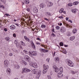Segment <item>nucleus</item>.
Wrapping results in <instances>:
<instances>
[{
  "label": "nucleus",
  "instance_id": "obj_55",
  "mask_svg": "<svg viewBox=\"0 0 79 79\" xmlns=\"http://www.w3.org/2000/svg\"><path fill=\"white\" fill-rule=\"evenodd\" d=\"M37 40H40V41H41V40H40V38H37Z\"/></svg>",
  "mask_w": 79,
  "mask_h": 79
},
{
  "label": "nucleus",
  "instance_id": "obj_37",
  "mask_svg": "<svg viewBox=\"0 0 79 79\" xmlns=\"http://www.w3.org/2000/svg\"><path fill=\"white\" fill-rule=\"evenodd\" d=\"M72 74H74L75 73H76V72L74 71H71Z\"/></svg>",
  "mask_w": 79,
  "mask_h": 79
},
{
  "label": "nucleus",
  "instance_id": "obj_17",
  "mask_svg": "<svg viewBox=\"0 0 79 79\" xmlns=\"http://www.w3.org/2000/svg\"><path fill=\"white\" fill-rule=\"evenodd\" d=\"M22 64H23V65H27V62H26V61L25 60L22 61Z\"/></svg>",
  "mask_w": 79,
  "mask_h": 79
},
{
  "label": "nucleus",
  "instance_id": "obj_58",
  "mask_svg": "<svg viewBox=\"0 0 79 79\" xmlns=\"http://www.w3.org/2000/svg\"><path fill=\"white\" fill-rule=\"evenodd\" d=\"M5 15H6V16H10V15H9L8 14H5Z\"/></svg>",
  "mask_w": 79,
  "mask_h": 79
},
{
  "label": "nucleus",
  "instance_id": "obj_3",
  "mask_svg": "<svg viewBox=\"0 0 79 79\" xmlns=\"http://www.w3.org/2000/svg\"><path fill=\"white\" fill-rule=\"evenodd\" d=\"M43 67L44 68L43 69L44 70L43 71V74H45L46 73H47V70L48 69V68H49V67L48 65H46L45 66V65L44 64L43 65Z\"/></svg>",
  "mask_w": 79,
  "mask_h": 79
},
{
  "label": "nucleus",
  "instance_id": "obj_44",
  "mask_svg": "<svg viewBox=\"0 0 79 79\" xmlns=\"http://www.w3.org/2000/svg\"><path fill=\"white\" fill-rule=\"evenodd\" d=\"M56 27L57 29H60V27L59 26H57Z\"/></svg>",
  "mask_w": 79,
  "mask_h": 79
},
{
  "label": "nucleus",
  "instance_id": "obj_59",
  "mask_svg": "<svg viewBox=\"0 0 79 79\" xmlns=\"http://www.w3.org/2000/svg\"><path fill=\"white\" fill-rule=\"evenodd\" d=\"M65 19L66 21H68V19H69V18H66Z\"/></svg>",
  "mask_w": 79,
  "mask_h": 79
},
{
  "label": "nucleus",
  "instance_id": "obj_23",
  "mask_svg": "<svg viewBox=\"0 0 79 79\" xmlns=\"http://www.w3.org/2000/svg\"><path fill=\"white\" fill-rule=\"evenodd\" d=\"M71 35V33L69 31L67 32V36H70Z\"/></svg>",
  "mask_w": 79,
  "mask_h": 79
},
{
  "label": "nucleus",
  "instance_id": "obj_22",
  "mask_svg": "<svg viewBox=\"0 0 79 79\" xmlns=\"http://www.w3.org/2000/svg\"><path fill=\"white\" fill-rule=\"evenodd\" d=\"M32 47L34 49H35V45H34V43H32Z\"/></svg>",
  "mask_w": 79,
  "mask_h": 79
},
{
  "label": "nucleus",
  "instance_id": "obj_32",
  "mask_svg": "<svg viewBox=\"0 0 79 79\" xmlns=\"http://www.w3.org/2000/svg\"><path fill=\"white\" fill-rule=\"evenodd\" d=\"M60 72L61 73H63V68H62L61 67L60 69Z\"/></svg>",
  "mask_w": 79,
  "mask_h": 79
},
{
  "label": "nucleus",
  "instance_id": "obj_46",
  "mask_svg": "<svg viewBox=\"0 0 79 79\" xmlns=\"http://www.w3.org/2000/svg\"><path fill=\"white\" fill-rule=\"evenodd\" d=\"M48 79H52V78H51V76H48Z\"/></svg>",
  "mask_w": 79,
  "mask_h": 79
},
{
  "label": "nucleus",
  "instance_id": "obj_62",
  "mask_svg": "<svg viewBox=\"0 0 79 79\" xmlns=\"http://www.w3.org/2000/svg\"><path fill=\"white\" fill-rule=\"evenodd\" d=\"M55 53H56L55 52H54V53L52 54V55H53V56H54L55 55Z\"/></svg>",
  "mask_w": 79,
  "mask_h": 79
},
{
  "label": "nucleus",
  "instance_id": "obj_24",
  "mask_svg": "<svg viewBox=\"0 0 79 79\" xmlns=\"http://www.w3.org/2000/svg\"><path fill=\"white\" fill-rule=\"evenodd\" d=\"M72 32H73V34H75V33L77 32V30H76V29H74L72 31Z\"/></svg>",
  "mask_w": 79,
  "mask_h": 79
},
{
  "label": "nucleus",
  "instance_id": "obj_21",
  "mask_svg": "<svg viewBox=\"0 0 79 79\" xmlns=\"http://www.w3.org/2000/svg\"><path fill=\"white\" fill-rule=\"evenodd\" d=\"M23 52H24V53H25L26 55L27 54H28V51L26 49L23 50Z\"/></svg>",
  "mask_w": 79,
  "mask_h": 79
},
{
  "label": "nucleus",
  "instance_id": "obj_15",
  "mask_svg": "<svg viewBox=\"0 0 79 79\" xmlns=\"http://www.w3.org/2000/svg\"><path fill=\"white\" fill-rule=\"evenodd\" d=\"M14 66L15 68H16V69H19V68H20V66L18 64L15 65H14Z\"/></svg>",
  "mask_w": 79,
  "mask_h": 79
},
{
  "label": "nucleus",
  "instance_id": "obj_48",
  "mask_svg": "<svg viewBox=\"0 0 79 79\" xmlns=\"http://www.w3.org/2000/svg\"><path fill=\"white\" fill-rule=\"evenodd\" d=\"M59 18H60V19H63V17L62 16L59 17Z\"/></svg>",
  "mask_w": 79,
  "mask_h": 79
},
{
  "label": "nucleus",
  "instance_id": "obj_45",
  "mask_svg": "<svg viewBox=\"0 0 79 79\" xmlns=\"http://www.w3.org/2000/svg\"><path fill=\"white\" fill-rule=\"evenodd\" d=\"M60 11H61L62 12H63V10H64V9L61 8V9L60 10Z\"/></svg>",
  "mask_w": 79,
  "mask_h": 79
},
{
  "label": "nucleus",
  "instance_id": "obj_56",
  "mask_svg": "<svg viewBox=\"0 0 79 79\" xmlns=\"http://www.w3.org/2000/svg\"><path fill=\"white\" fill-rule=\"evenodd\" d=\"M44 19L46 21H49V20L46 18H44Z\"/></svg>",
  "mask_w": 79,
  "mask_h": 79
},
{
  "label": "nucleus",
  "instance_id": "obj_50",
  "mask_svg": "<svg viewBox=\"0 0 79 79\" xmlns=\"http://www.w3.org/2000/svg\"><path fill=\"white\" fill-rule=\"evenodd\" d=\"M75 3H76V5H77V4H78L79 3V2L77 1L75 2Z\"/></svg>",
  "mask_w": 79,
  "mask_h": 79
},
{
  "label": "nucleus",
  "instance_id": "obj_35",
  "mask_svg": "<svg viewBox=\"0 0 79 79\" xmlns=\"http://www.w3.org/2000/svg\"><path fill=\"white\" fill-rule=\"evenodd\" d=\"M0 1L1 2H3V3H5V2H6V0H0Z\"/></svg>",
  "mask_w": 79,
  "mask_h": 79
},
{
  "label": "nucleus",
  "instance_id": "obj_57",
  "mask_svg": "<svg viewBox=\"0 0 79 79\" xmlns=\"http://www.w3.org/2000/svg\"><path fill=\"white\" fill-rule=\"evenodd\" d=\"M0 7H1V8H4V6H0Z\"/></svg>",
  "mask_w": 79,
  "mask_h": 79
},
{
  "label": "nucleus",
  "instance_id": "obj_40",
  "mask_svg": "<svg viewBox=\"0 0 79 79\" xmlns=\"http://www.w3.org/2000/svg\"><path fill=\"white\" fill-rule=\"evenodd\" d=\"M16 34H15V33L14 34H13V36L14 37H16Z\"/></svg>",
  "mask_w": 79,
  "mask_h": 79
},
{
  "label": "nucleus",
  "instance_id": "obj_7",
  "mask_svg": "<svg viewBox=\"0 0 79 79\" xmlns=\"http://www.w3.org/2000/svg\"><path fill=\"white\" fill-rule=\"evenodd\" d=\"M31 65L32 66L33 68H37V64L34 62H32L31 64Z\"/></svg>",
  "mask_w": 79,
  "mask_h": 79
},
{
  "label": "nucleus",
  "instance_id": "obj_26",
  "mask_svg": "<svg viewBox=\"0 0 79 79\" xmlns=\"http://www.w3.org/2000/svg\"><path fill=\"white\" fill-rule=\"evenodd\" d=\"M5 39L6 41H8L10 40V37H6Z\"/></svg>",
  "mask_w": 79,
  "mask_h": 79
},
{
  "label": "nucleus",
  "instance_id": "obj_9",
  "mask_svg": "<svg viewBox=\"0 0 79 79\" xmlns=\"http://www.w3.org/2000/svg\"><path fill=\"white\" fill-rule=\"evenodd\" d=\"M4 66L6 68H8V61L7 60H5L4 62Z\"/></svg>",
  "mask_w": 79,
  "mask_h": 79
},
{
  "label": "nucleus",
  "instance_id": "obj_11",
  "mask_svg": "<svg viewBox=\"0 0 79 79\" xmlns=\"http://www.w3.org/2000/svg\"><path fill=\"white\" fill-rule=\"evenodd\" d=\"M60 30L61 32H64L66 31V29L64 27H61Z\"/></svg>",
  "mask_w": 79,
  "mask_h": 79
},
{
  "label": "nucleus",
  "instance_id": "obj_4",
  "mask_svg": "<svg viewBox=\"0 0 79 79\" xmlns=\"http://www.w3.org/2000/svg\"><path fill=\"white\" fill-rule=\"evenodd\" d=\"M24 57L25 61L27 62H29V63L31 62V58L29 56H28L25 55L24 56Z\"/></svg>",
  "mask_w": 79,
  "mask_h": 79
},
{
  "label": "nucleus",
  "instance_id": "obj_16",
  "mask_svg": "<svg viewBox=\"0 0 79 79\" xmlns=\"http://www.w3.org/2000/svg\"><path fill=\"white\" fill-rule=\"evenodd\" d=\"M40 6L42 8H45V6H46L44 5V4L42 3L40 5Z\"/></svg>",
  "mask_w": 79,
  "mask_h": 79
},
{
  "label": "nucleus",
  "instance_id": "obj_27",
  "mask_svg": "<svg viewBox=\"0 0 79 79\" xmlns=\"http://www.w3.org/2000/svg\"><path fill=\"white\" fill-rule=\"evenodd\" d=\"M72 11L73 13H76V9H73Z\"/></svg>",
  "mask_w": 79,
  "mask_h": 79
},
{
  "label": "nucleus",
  "instance_id": "obj_14",
  "mask_svg": "<svg viewBox=\"0 0 79 79\" xmlns=\"http://www.w3.org/2000/svg\"><path fill=\"white\" fill-rule=\"evenodd\" d=\"M57 76L59 78H61L63 77V74L61 73H59L57 74Z\"/></svg>",
  "mask_w": 79,
  "mask_h": 79
},
{
  "label": "nucleus",
  "instance_id": "obj_52",
  "mask_svg": "<svg viewBox=\"0 0 79 79\" xmlns=\"http://www.w3.org/2000/svg\"><path fill=\"white\" fill-rule=\"evenodd\" d=\"M72 4L73 5H76V2H74Z\"/></svg>",
  "mask_w": 79,
  "mask_h": 79
},
{
  "label": "nucleus",
  "instance_id": "obj_41",
  "mask_svg": "<svg viewBox=\"0 0 79 79\" xmlns=\"http://www.w3.org/2000/svg\"><path fill=\"white\" fill-rule=\"evenodd\" d=\"M9 55H10V56H13V53H10Z\"/></svg>",
  "mask_w": 79,
  "mask_h": 79
},
{
  "label": "nucleus",
  "instance_id": "obj_54",
  "mask_svg": "<svg viewBox=\"0 0 79 79\" xmlns=\"http://www.w3.org/2000/svg\"><path fill=\"white\" fill-rule=\"evenodd\" d=\"M69 22H70V23H73V21H72L71 20H69Z\"/></svg>",
  "mask_w": 79,
  "mask_h": 79
},
{
  "label": "nucleus",
  "instance_id": "obj_51",
  "mask_svg": "<svg viewBox=\"0 0 79 79\" xmlns=\"http://www.w3.org/2000/svg\"><path fill=\"white\" fill-rule=\"evenodd\" d=\"M52 32H54L55 33V29H52Z\"/></svg>",
  "mask_w": 79,
  "mask_h": 79
},
{
  "label": "nucleus",
  "instance_id": "obj_12",
  "mask_svg": "<svg viewBox=\"0 0 79 79\" xmlns=\"http://www.w3.org/2000/svg\"><path fill=\"white\" fill-rule=\"evenodd\" d=\"M33 12L35 13H37L38 12V9L37 7H34L33 8Z\"/></svg>",
  "mask_w": 79,
  "mask_h": 79
},
{
  "label": "nucleus",
  "instance_id": "obj_28",
  "mask_svg": "<svg viewBox=\"0 0 79 79\" xmlns=\"http://www.w3.org/2000/svg\"><path fill=\"white\" fill-rule=\"evenodd\" d=\"M63 53H64V54H66L67 52H66V50H64L63 51Z\"/></svg>",
  "mask_w": 79,
  "mask_h": 79
},
{
  "label": "nucleus",
  "instance_id": "obj_1",
  "mask_svg": "<svg viewBox=\"0 0 79 79\" xmlns=\"http://www.w3.org/2000/svg\"><path fill=\"white\" fill-rule=\"evenodd\" d=\"M34 74H37L35 77L36 79H39V77L41 76V72L38 71L37 70L35 69L34 70Z\"/></svg>",
  "mask_w": 79,
  "mask_h": 79
},
{
  "label": "nucleus",
  "instance_id": "obj_5",
  "mask_svg": "<svg viewBox=\"0 0 79 79\" xmlns=\"http://www.w3.org/2000/svg\"><path fill=\"white\" fill-rule=\"evenodd\" d=\"M29 55L31 56V55H33V56H36L37 55V52H35L34 51H32L31 52L29 51L28 52Z\"/></svg>",
  "mask_w": 79,
  "mask_h": 79
},
{
  "label": "nucleus",
  "instance_id": "obj_30",
  "mask_svg": "<svg viewBox=\"0 0 79 79\" xmlns=\"http://www.w3.org/2000/svg\"><path fill=\"white\" fill-rule=\"evenodd\" d=\"M45 49L41 48L40 51H41V52H44L45 53Z\"/></svg>",
  "mask_w": 79,
  "mask_h": 79
},
{
  "label": "nucleus",
  "instance_id": "obj_42",
  "mask_svg": "<svg viewBox=\"0 0 79 79\" xmlns=\"http://www.w3.org/2000/svg\"><path fill=\"white\" fill-rule=\"evenodd\" d=\"M16 46L17 47H19V44H18V43L16 44Z\"/></svg>",
  "mask_w": 79,
  "mask_h": 79
},
{
  "label": "nucleus",
  "instance_id": "obj_60",
  "mask_svg": "<svg viewBox=\"0 0 79 79\" xmlns=\"http://www.w3.org/2000/svg\"><path fill=\"white\" fill-rule=\"evenodd\" d=\"M65 25H66V26H67V27H68V26H69V25L68 24H66V23H65Z\"/></svg>",
  "mask_w": 79,
  "mask_h": 79
},
{
  "label": "nucleus",
  "instance_id": "obj_20",
  "mask_svg": "<svg viewBox=\"0 0 79 79\" xmlns=\"http://www.w3.org/2000/svg\"><path fill=\"white\" fill-rule=\"evenodd\" d=\"M74 39H75V36H72L70 38V40L73 41V40H74Z\"/></svg>",
  "mask_w": 79,
  "mask_h": 79
},
{
  "label": "nucleus",
  "instance_id": "obj_29",
  "mask_svg": "<svg viewBox=\"0 0 79 79\" xmlns=\"http://www.w3.org/2000/svg\"><path fill=\"white\" fill-rule=\"evenodd\" d=\"M24 2L25 3H29V0H25Z\"/></svg>",
  "mask_w": 79,
  "mask_h": 79
},
{
  "label": "nucleus",
  "instance_id": "obj_64",
  "mask_svg": "<svg viewBox=\"0 0 79 79\" xmlns=\"http://www.w3.org/2000/svg\"><path fill=\"white\" fill-rule=\"evenodd\" d=\"M62 11H61L60 10H59V13H62Z\"/></svg>",
  "mask_w": 79,
  "mask_h": 79
},
{
  "label": "nucleus",
  "instance_id": "obj_6",
  "mask_svg": "<svg viewBox=\"0 0 79 79\" xmlns=\"http://www.w3.org/2000/svg\"><path fill=\"white\" fill-rule=\"evenodd\" d=\"M53 68L54 69H55V71L56 73H58V72L59 69H58V68L55 65H54L53 66Z\"/></svg>",
  "mask_w": 79,
  "mask_h": 79
},
{
  "label": "nucleus",
  "instance_id": "obj_13",
  "mask_svg": "<svg viewBox=\"0 0 79 79\" xmlns=\"http://www.w3.org/2000/svg\"><path fill=\"white\" fill-rule=\"evenodd\" d=\"M10 29H12V30H14V29H16V27L15 26L12 25L10 27Z\"/></svg>",
  "mask_w": 79,
  "mask_h": 79
},
{
  "label": "nucleus",
  "instance_id": "obj_47",
  "mask_svg": "<svg viewBox=\"0 0 79 79\" xmlns=\"http://www.w3.org/2000/svg\"><path fill=\"white\" fill-rule=\"evenodd\" d=\"M4 31L5 32L7 31V29H6V28H4Z\"/></svg>",
  "mask_w": 79,
  "mask_h": 79
},
{
  "label": "nucleus",
  "instance_id": "obj_19",
  "mask_svg": "<svg viewBox=\"0 0 79 79\" xmlns=\"http://www.w3.org/2000/svg\"><path fill=\"white\" fill-rule=\"evenodd\" d=\"M48 5L49 6H53V3L51 2H48Z\"/></svg>",
  "mask_w": 79,
  "mask_h": 79
},
{
  "label": "nucleus",
  "instance_id": "obj_10",
  "mask_svg": "<svg viewBox=\"0 0 79 79\" xmlns=\"http://www.w3.org/2000/svg\"><path fill=\"white\" fill-rule=\"evenodd\" d=\"M45 15L47 17H51L52 16V13L50 12H46Z\"/></svg>",
  "mask_w": 79,
  "mask_h": 79
},
{
  "label": "nucleus",
  "instance_id": "obj_25",
  "mask_svg": "<svg viewBox=\"0 0 79 79\" xmlns=\"http://www.w3.org/2000/svg\"><path fill=\"white\" fill-rule=\"evenodd\" d=\"M55 61H59V58H58V57H56L55 58Z\"/></svg>",
  "mask_w": 79,
  "mask_h": 79
},
{
  "label": "nucleus",
  "instance_id": "obj_61",
  "mask_svg": "<svg viewBox=\"0 0 79 79\" xmlns=\"http://www.w3.org/2000/svg\"><path fill=\"white\" fill-rule=\"evenodd\" d=\"M48 52V50H45L44 53H46Z\"/></svg>",
  "mask_w": 79,
  "mask_h": 79
},
{
  "label": "nucleus",
  "instance_id": "obj_31",
  "mask_svg": "<svg viewBox=\"0 0 79 79\" xmlns=\"http://www.w3.org/2000/svg\"><path fill=\"white\" fill-rule=\"evenodd\" d=\"M46 26L45 25H42L41 26V27L42 28H45Z\"/></svg>",
  "mask_w": 79,
  "mask_h": 79
},
{
  "label": "nucleus",
  "instance_id": "obj_38",
  "mask_svg": "<svg viewBox=\"0 0 79 79\" xmlns=\"http://www.w3.org/2000/svg\"><path fill=\"white\" fill-rule=\"evenodd\" d=\"M24 39H25L26 40H27V36H24Z\"/></svg>",
  "mask_w": 79,
  "mask_h": 79
},
{
  "label": "nucleus",
  "instance_id": "obj_33",
  "mask_svg": "<svg viewBox=\"0 0 79 79\" xmlns=\"http://www.w3.org/2000/svg\"><path fill=\"white\" fill-rule=\"evenodd\" d=\"M60 46H63V43L60 42Z\"/></svg>",
  "mask_w": 79,
  "mask_h": 79
},
{
  "label": "nucleus",
  "instance_id": "obj_39",
  "mask_svg": "<svg viewBox=\"0 0 79 79\" xmlns=\"http://www.w3.org/2000/svg\"><path fill=\"white\" fill-rule=\"evenodd\" d=\"M52 35H53V37H55L56 36L55 35V34H54V33H52Z\"/></svg>",
  "mask_w": 79,
  "mask_h": 79
},
{
  "label": "nucleus",
  "instance_id": "obj_8",
  "mask_svg": "<svg viewBox=\"0 0 79 79\" xmlns=\"http://www.w3.org/2000/svg\"><path fill=\"white\" fill-rule=\"evenodd\" d=\"M23 71H24L25 73H27L28 72H31V69H27V68H25L23 69Z\"/></svg>",
  "mask_w": 79,
  "mask_h": 79
},
{
  "label": "nucleus",
  "instance_id": "obj_43",
  "mask_svg": "<svg viewBox=\"0 0 79 79\" xmlns=\"http://www.w3.org/2000/svg\"><path fill=\"white\" fill-rule=\"evenodd\" d=\"M15 25H16V26H18V27H20V25H18V24L17 23H15Z\"/></svg>",
  "mask_w": 79,
  "mask_h": 79
},
{
  "label": "nucleus",
  "instance_id": "obj_63",
  "mask_svg": "<svg viewBox=\"0 0 79 79\" xmlns=\"http://www.w3.org/2000/svg\"><path fill=\"white\" fill-rule=\"evenodd\" d=\"M36 44L37 45H40V43L39 42H36Z\"/></svg>",
  "mask_w": 79,
  "mask_h": 79
},
{
  "label": "nucleus",
  "instance_id": "obj_53",
  "mask_svg": "<svg viewBox=\"0 0 79 79\" xmlns=\"http://www.w3.org/2000/svg\"><path fill=\"white\" fill-rule=\"evenodd\" d=\"M21 45H23V46H25V44H24V43H22V44H21Z\"/></svg>",
  "mask_w": 79,
  "mask_h": 79
},
{
  "label": "nucleus",
  "instance_id": "obj_36",
  "mask_svg": "<svg viewBox=\"0 0 79 79\" xmlns=\"http://www.w3.org/2000/svg\"><path fill=\"white\" fill-rule=\"evenodd\" d=\"M73 4L70 3L68 4V6H73Z\"/></svg>",
  "mask_w": 79,
  "mask_h": 79
},
{
  "label": "nucleus",
  "instance_id": "obj_49",
  "mask_svg": "<svg viewBox=\"0 0 79 79\" xmlns=\"http://www.w3.org/2000/svg\"><path fill=\"white\" fill-rule=\"evenodd\" d=\"M27 11H30V8H27Z\"/></svg>",
  "mask_w": 79,
  "mask_h": 79
},
{
  "label": "nucleus",
  "instance_id": "obj_34",
  "mask_svg": "<svg viewBox=\"0 0 79 79\" xmlns=\"http://www.w3.org/2000/svg\"><path fill=\"white\" fill-rule=\"evenodd\" d=\"M17 42H18V40H15V42H14V43H15V44H16H16H18V43Z\"/></svg>",
  "mask_w": 79,
  "mask_h": 79
},
{
  "label": "nucleus",
  "instance_id": "obj_2",
  "mask_svg": "<svg viewBox=\"0 0 79 79\" xmlns=\"http://www.w3.org/2000/svg\"><path fill=\"white\" fill-rule=\"evenodd\" d=\"M66 61L67 62V64L68 65L71 67H74V63L68 59H66Z\"/></svg>",
  "mask_w": 79,
  "mask_h": 79
},
{
  "label": "nucleus",
  "instance_id": "obj_18",
  "mask_svg": "<svg viewBox=\"0 0 79 79\" xmlns=\"http://www.w3.org/2000/svg\"><path fill=\"white\" fill-rule=\"evenodd\" d=\"M10 72H11V69H8L6 70L7 73L8 74H10Z\"/></svg>",
  "mask_w": 79,
  "mask_h": 79
}]
</instances>
